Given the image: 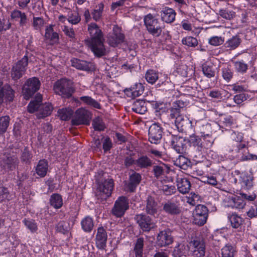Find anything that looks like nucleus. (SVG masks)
Listing matches in <instances>:
<instances>
[{
	"label": "nucleus",
	"mask_w": 257,
	"mask_h": 257,
	"mask_svg": "<svg viewBox=\"0 0 257 257\" xmlns=\"http://www.w3.org/2000/svg\"><path fill=\"white\" fill-rule=\"evenodd\" d=\"M80 99L83 102H84L85 104L89 105L95 108L101 109L100 104L98 101H97L96 100L93 99L92 98H91L90 96H82L80 98Z\"/></svg>",
	"instance_id": "nucleus-43"
},
{
	"label": "nucleus",
	"mask_w": 257,
	"mask_h": 257,
	"mask_svg": "<svg viewBox=\"0 0 257 257\" xmlns=\"http://www.w3.org/2000/svg\"><path fill=\"white\" fill-rule=\"evenodd\" d=\"M81 226L85 231H91L94 226L92 219L89 217H85L81 221Z\"/></svg>",
	"instance_id": "nucleus-44"
},
{
	"label": "nucleus",
	"mask_w": 257,
	"mask_h": 257,
	"mask_svg": "<svg viewBox=\"0 0 257 257\" xmlns=\"http://www.w3.org/2000/svg\"><path fill=\"white\" fill-rule=\"evenodd\" d=\"M103 140V149L104 150V151L106 152L110 150L112 148V143L110 138L109 137H102V140Z\"/></svg>",
	"instance_id": "nucleus-63"
},
{
	"label": "nucleus",
	"mask_w": 257,
	"mask_h": 257,
	"mask_svg": "<svg viewBox=\"0 0 257 257\" xmlns=\"http://www.w3.org/2000/svg\"><path fill=\"white\" fill-rule=\"evenodd\" d=\"M132 108L137 113L144 114L147 111V103L144 100H136L133 103Z\"/></svg>",
	"instance_id": "nucleus-27"
},
{
	"label": "nucleus",
	"mask_w": 257,
	"mask_h": 257,
	"mask_svg": "<svg viewBox=\"0 0 257 257\" xmlns=\"http://www.w3.org/2000/svg\"><path fill=\"white\" fill-rule=\"evenodd\" d=\"M33 26L35 30L40 29L44 24V21L41 17H34L33 19Z\"/></svg>",
	"instance_id": "nucleus-54"
},
{
	"label": "nucleus",
	"mask_w": 257,
	"mask_h": 257,
	"mask_svg": "<svg viewBox=\"0 0 257 257\" xmlns=\"http://www.w3.org/2000/svg\"><path fill=\"white\" fill-rule=\"evenodd\" d=\"M145 77L149 83L153 84L158 79V74L155 71L150 70L147 72Z\"/></svg>",
	"instance_id": "nucleus-49"
},
{
	"label": "nucleus",
	"mask_w": 257,
	"mask_h": 257,
	"mask_svg": "<svg viewBox=\"0 0 257 257\" xmlns=\"http://www.w3.org/2000/svg\"><path fill=\"white\" fill-rule=\"evenodd\" d=\"M234 248L231 244H226L221 249V257H234Z\"/></svg>",
	"instance_id": "nucleus-45"
},
{
	"label": "nucleus",
	"mask_w": 257,
	"mask_h": 257,
	"mask_svg": "<svg viewBox=\"0 0 257 257\" xmlns=\"http://www.w3.org/2000/svg\"><path fill=\"white\" fill-rule=\"evenodd\" d=\"M229 203L232 207L238 209L243 208L245 204L242 197L237 196L232 197L229 201Z\"/></svg>",
	"instance_id": "nucleus-39"
},
{
	"label": "nucleus",
	"mask_w": 257,
	"mask_h": 257,
	"mask_svg": "<svg viewBox=\"0 0 257 257\" xmlns=\"http://www.w3.org/2000/svg\"><path fill=\"white\" fill-rule=\"evenodd\" d=\"M45 37L50 41L52 44L57 43L59 41V36L57 33L54 32L52 26L46 29Z\"/></svg>",
	"instance_id": "nucleus-31"
},
{
	"label": "nucleus",
	"mask_w": 257,
	"mask_h": 257,
	"mask_svg": "<svg viewBox=\"0 0 257 257\" xmlns=\"http://www.w3.org/2000/svg\"><path fill=\"white\" fill-rule=\"evenodd\" d=\"M142 177L138 173L135 172L130 177V182L127 185V188L131 192H134L136 187L141 182Z\"/></svg>",
	"instance_id": "nucleus-29"
},
{
	"label": "nucleus",
	"mask_w": 257,
	"mask_h": 257,
	"mask_svg": "<svg viewBox=\"0 0 257 257\" xmlns=\"http://www.w3.org/2000/svg\"><path fill=\"white\" fill-rule=\"evenodd\" d=\"M19 161L15 155H7L4 156L0 161L1 166L5 170L12 171L18 166Z\"/></svg>",
	"instance_id": "nucleus-15"
},
{
	"label": "nucleus",
	"mask_w": 257,
	"mask_h": 257,
	"mask_svg": "<svg viewBox=\"0 0 257 257\" xmlns=\"http://www.w3.org/2000/svg\"><path fill=\"white\" fill-rule=\"evenodd\" d=\"M68 17V21L72 24H77L81 20L80 17L79 16L78 14L76 12L71 13Z\"/></svg>",
	"instance_id": "nucleus-56"
},
{
	"label": "nucleus",
	"mask_w": 257,
	"mask_h": 257,
	"mask_svg": "<svg viewBox=\"0 0 257 257\" xmlns=\"http://www.w3.org/2000/svg\"><path fill=\"white\" fill-rule=\"evenodd\" d=\"M241 43V39L237 36H233L225 43V47L229 50L237 48Z\"/></svg>",
	"instance_id": "nucleus-40"
},
{
	"label": "nucleus",
	"mask_w": 257,
	"mask_h": 257,
	"mask_svg": "<svg viewBox=\"0 0 257 257\" xmlns=\"http://www.w3.org/2000/svg\"><path fill=\"white\" fill-rule=\"evenodd\" d=\"M188 141L191 145L194 147H201L202 143L201 140L198 136L195 135H192L190 136Z\"/></svg>",
	"instance_id": "nucleus-52"
},
{
	"label": "nucleus",
	"mask_w": 257,
	"mask_h": 257,
	"mask_svg": "<svg viewBox=\"0 0 257 257\" xmlns=\"http://www.w3.org/2000/svg\"><path fill=\"white\" fill-rule=\"evenodd\" d=\"M202 71L205 76L208 78L214 77L215 72L211 67L206 64H203L202 66Z\"/></svg>",
	"instance_id": "nucleus-55"
},
{
	"label": "nucleus",
	"mask_w": 257,
	"mask_h": 257,
	"mask_svg": "<svg viewBox=\"0 0 257 257\" xmlns=\"http://www.w3.org/2000/svg\"><path fill=\"white\" fill-rule=\"evenodd\" d=\"M50 205L56 209L60 208L63 205L61 196L58 194H53L50 199Z\"/></svg>",
	"instance_id": "nucleus-34"
},
{
	"label": "nucleus",
	"mask_w": 257,
	"mask_h": 257,
	"mask_svg": "<svg viewBox=\"0 0 257 257\" xmlns=\"http://www.w3.org/2000/svg\"><path fill=\"white\" fill-rule=\"evenodd\" d=\"M152 164V161L146 156H141L135 160V165L141 169L148 168Z\"/></svg>",
	"instance_id": "nucleus-32"
},
{
	"label": "nucleus",
	"mask_w": 257,
	"mask_h": 257,
	"mask_svg": "<svg viewBox=\"0 0 257 257\" xmlns=\"http://www.w3.org/2000/svg\"><path fill=\"white\" fill-rule=\"evenodd\" d=\"M183 102L179 100L176 101L173 107L170 109V117L175 119V124L179 132H183L188 125V118L181 114V109L183 108Z\"/></svg>",
	"instance_id": "nucleus-2"
},
{
	"label": "nucleus",
	"mask_w": 257,
	"mask_h": 257,
	"mask_svg": "<svg viewBox=\"0 0 257 257\" xmlns=\"http://www.w3.org/2000/svg\"><path fill=\"white\" fill-rule=\"evenodd\" d=\"M190 246L193 247L194 255L196 257H204L205 252V244L203 241L199 240H193L189 242Z\"/></svg>",
	"instance_id": "nucleus-23"
},
{
	"label": "nucleus",
	"mask_w": 257,
	"mask_h": 257,
	"mask_svg": "<svg viewBox=\"0 0 257 257\" xmlns=\"http://www.w3.org/2000/svg\"><path fill=\"white\" fill-rule=\"evenodd\" d=\"M25 225L32 231H36L37 229V226L35 221L33 220H26L23 221Z\"/></svg>",
	"instance_id": "nucleus-62"
},
{
	"label": "nucleus",
	"mask_w": 257,
	"mask_h": 257,
	"mask_svg": "<svg viewBox=\"0 0 257 257\" xmlns=\"http://www.w3.org/2000/svg\"><path fill=\"white\" fill-rule=\"evenodd\" d=\"M231 226L234 228H239L242 223V219L235 213H233L228 216Z\"/></svg>",
	"instance_id": "nucleus-41"
},
{
	"label": "nucleus",
	"mask_w": 257,
	"mask_h": 257,
	"mask_svg": "<svg viewBox=\"0 0 257 257\" xmlns=\"http://www.w3.org/2000/svg\"><path fill=\"white\" fill-rule=\"evenodd\" d=\"M144 242V239L143 237H140L137 239L134 247L136 257L142 256Z\"/></svg>",
	"instance_id": "nucleus-42"
},
{
	"label": "nucleus",
	"mask_w": 257,
	"mask_h": 257,
	"mask_svg": "<svg viewBox=\"0 0 257 257\" xmlns=\"http://www.w3.org/2000/svg\"><path fill=\"white\" fill-rule=\"evenodd\" d=\"M103 41V40L90 41L86 40L85 43L88 45L95 56L101 57L106 54V49Z\"/></svg>",
	"instance_id": "nucleus-14"
},
{
	"label": "nucleus",
	"mask_w": 257,
	"mask_h": 257,
	"mask_svg": "<svg viewBox=\"0 0 257 257\" xmlns=\"http://www.w3.org/2000/svg\"><path fill=\"white\" fill-rule=\"evenodd\" d=\"M92 117L91 113L85 109L81 108L77 110L72 119L73 125L89 124Z\"/></svg>",
	"instance_id": "nucleus-9"
},
{
	"label": "nucleus",
	"mask_w": 257,
	"mask_h": 257,
	"mask_svg": "<svg viewBox=\"0 0 257 257\" xmlns=\"http://www.w3.org/2000/svg\"><path fill=\"white\" fill-rule=\"evenodd\" d=\"M88 31L90 36V41L103 40V34L99 27L95 23H91L88 25Z\"/></svg>",
	"instance_id": "nucleus-17"
},
{
	"label": "nucleus",
	"mask_w": 257,
	"mask_h": 257,
	"mask_svg": "<svg viewBox=\"0 0 257 257\" xmlns=\"http://www.w3.org/2000/svg\"><path fill=\"white\" fill-rule=\"evenodd\" d=\"M92 125L95 131H102L105 127L102 119L99 117L95 118L92 121Z\"/></svg>",
	"instance_id": "nucleus-48"
},
{
	"label": "nucleus",
	"mask_w": 257,
	"mask_h": 257,
	"mask_svg": "<svg viewBox=\"0 0 257 257\" xmlns=\"http://www.w3.org/2000/svg\"><path fill=\"white\" fill-rule=\"evenodd\" d=\"M73 113V111L70 108H63L58 110V116L63 120L70 119Z\"/></svg>",
	"instance_id": "nucleus-38"
},
{
	"label": "nucleus",
	"mask_w": 257,
	"mask_h": 257,
	"mask_svg": "<svg viewBox=\"0 0 257 257\" xmlns=\"http://www.w3.org/2000/svg\"><path fill=\"white\" fill-rule=\"evenodd\" d=\"M219 122L221 127L227 130L233 124V119L231 116L222 115L220 118Z\"/></svg>",
	"instance_id": "nucleus-37"
},
{
	"label": "nucleus",
	"mask_w": 257,
	"mask_h": 257,
	"mask_svg": "<svg viewBox=\"0 0 257 257\" xmlns=\"http://www.w3.org/2000/svg\"><path fill=\"white\" fill-rule=\"evenodd\" d=\"M208 216V210L203 205H198L193 211V223L199 226L204 225Z\"/></svg>",
	"instance_id": "nucleus-8"
},
{
	"label": "nucleus",
	"mask_w": 257,
	"mask_h": 257,
	"mask_svg": "<svg viewBox=\"0 0 257 257\" xmlns=\"http://www.w3.org/2000/svg\"><path fill=\"white\" fill-rule=\"evenodd\" d=\"M42 96L40 94H37L35 98L32 100L29 104L27 108L30 113L37 111L36 116L38 118H44L50 115L53 110V107L51 103H41Z\"/></svg>",
	"instance_id": "nucleus-1"
},
{
	"label": "nucleus",
	"mask_w": 257,
	"mask_h": 257,
	"mask_svg": "<svg viewBox=\"0 0 257 257\" xmlns=\"http://www.w3.org/2000/svg\"><path fill=\"white\" fill-rule=\"evenodd\" d=\"M223 42L224 39L221 37H212L209 40V43L210 45L215 46L221 45Z\"/></svg>",
	"instance_id": "nucleus-60"
},
{
	"label": "nucleus",
	"mask_w": 257,
	"mask_h": 257,
	"mask_svg": "<svg viewBox=\"0 0 257 257\" xmlns=\"http://www.w3.org/2000/svg\"><path fill=\"white\" fill-rule=\"evenodd\" d=\"M163 209L171 215H177L181 212L180 205L169 201L163 205Z\"/></svg>",
	"instance_id": "nucleus-26"
},
{
	"label": "nucleus",
	"mask_w": 257,
	"mask_h": 257,
	"mask_svg": "<svg viewBox=\"0 0 257 257\" xmlns=\"http://www.w3.org/2000/svg\"><path fill=\"white\" fill-rule=\"evenodd\" d=\"M9 193L7 188L0 187V201L9 200Z\"/></svg>",
	"instance_id": "nucleus-64"
},
{
	"label": "nucleus",
	"mask_w": 257,
	"mask_h": 257,
	"mask_svg": "<svg viewBox=\"0 0 257 257\" xmlns=\"http://www.w3.org/2000/svg\"><path fill=\"white\" fill-rule=\"evenodd\" d=\"M253 178L251 175L242 174L240 176V184L242 187L248 189L253 186Z\"/></svg>",
	"instance_id": "nucleus-33"
},
{
	"label": "nucleus",
	"mask_w": 257,
	"mask_h": 257,
	"mask_svg": "<svg viewBox=\"0 0 257 257\" xmlns=\"http://www.w3.org/2000/svg\"><path fill=\"white\" fill-rule=\"evenodd\" d=\"M176 183L178 191L182 194L189 192L191 188L190 182L186 178L177 175Z\"/></svg>",
	"instance_id": "nucleus-20"
},
{
	"label": "nucleus",
	"mask_w": 257,
	"mask_h": 257,
	"mask_svg": "<svg viewBox=\"0 0 257 257\" xmlns=\"http://www.w3.org/2000/svg\"><path fill=\"white\" fill-rule=\"evenodd\" d=\"M145 211L147 214L155 216L157 215L158 211V204L154 197L148 195L146 200Z\"/></svg>",
	"instance_id": "nucleus-18"
},
{
	"label": "nucleus",
	"mask_w": 257,
	"mask_h": 257,
	"mask_svg": "<svg viewBox=\"0 0 257 257\" xmlns=\"http://www.w3.org/2000/svg\"><path fill=\"white\" fill-rule=\"evenodd\" d=\"M72 66L77 69L90 71L95 69L94 65L91 62H88L86 61L74 59L71 60Z\"/></svg>",
	"instance_id": "nucleus-19"
},
{
	"label": "nucleus",
	"mask_w": 257,
	"mask_h": 257,
	"mask_svg": "<svg viewBox=\"0 0 257 257\" xmlns=\"http://www.w3.org/2000/svg\"><path fill=\"white\" fill-rule=\"evenodd\" d=\"M218 15H220L221 17L227 20H231L235 15V13L233 12H228L225 10H219Z\"/></svg>",
	"instance_id": "nucleus-57"
},
{
	"label": "nucleus",
	"mask_w": 257,
	"mask_h": 257,
	"mask_svg": "<svg viewBox=\"0 0 257 257\" xmlns=\"http://www.w3.org/2000/svg\"><path fill=\"white\" fill-rule=\"evenodd\" d=\"M162 190L166 195H171L176 191V189L173 185H163Z\"/></svg>",
	"instance_id": "nucleus-58"
},
{
	"label": "nucleus",
	"mask_w": 257,
	"mask_h": 257,
	"mask_svg": "<svg viewBox=\"0 0 257 257\" xmlns=\"http://www.w3.org/2000/svg\"><path fill=\"white\" fill-rule=\"evenodd\" d=\"M107 233L105 229L102 227H99L96 235V244L100 249H103L106 246L107 240Z\"/></svg>",
	"instance_id": "nucleus-24"
},
{
	"label": "nucleus",
	"mask_w": 257,
	"mask_h": 257,
	"mask_svg": "<svg viewBox=\"0 0 257 257\" xmlns=\"http://www.w3.org/2000/svg\"><path fill=\"white\" fill-rule=\"evenodd\" d=\"M10 117L8 115L0 117V135L5 133L9 125Z\"/></svg>",
	"instance_id": "nucleus-47"
},
{
	"label": "nucleus",
	"mask_w": 257,
	"mask_h": 257,
	"mask_svg": "<svg viewBox=\"0 0 257 257\" xmlns=\"http://www.w3.org/2000/svg\"><path fill=\"white\" fill-rule=\"evenodd\" d=\"M163 128L157 123L152 124L149 129V141L152 144H158L162 138Z\"/></svg>",
	"instance_id": "nucleus-13"
},
{
	"label": "nucleus",
	"mask_w": 257,
	"mask_h": 257,
	"mask_svg": "<svg viewBox=\"0 0 257 257\" xmlns=\"http://www.w3.org/2000/svg\"><path fill=\"white\" fill-rule=\"evenodd\" d=\"M175 165L184 170H187L190 165V161L186 157L179 156L178 159L175 161Z\"/></svg>",
	"instance_id": "nucleus-35"
},
{
	"label": "nucleus",
	"mask_w": 257,
	"mask_h": 257,
	"mask_svg": "<svg viewBox=\"0 0 257 257\" xmlns=\"http://www.w3.org/2000/svg\"><path fill=\"white\" fill-rule=\"evenodd\" d=\"M28 64V57L24 56L18 61L13 67L11 71V77L14 80H17L25 73Z\"/></svg>",
	"instance_id": "nucleus-7"
},
{
	"label": "nucleus",
	"mask_w": 257,
	"mask_h": 257,
	"mask_svg": "<svg viewBox=\"0 0 257 257\" xmlns=\"http://www.w3.org/2000/svg\"><path fill=\"white\" fill-rule=\"evenodd\" d=\"M135 219L143 231L149 232L156 226L151 217L143 213L136 215Z\"/></svg>",
	"instance_id": "nucleus-11"
},
{
	"label": "nucleus",
	"mask_w": 257,
	"mask_h": 257,
	"mask_svg": "<svg viewBox=\"0 0 257 257\" xmlns=\"http://www.w3.org/2000/svg\"><path fill=\"white\" fill-rule=\"evenodd\" d=\"M173 242L171 233L169 230L160 231L157 236V243L159 246L163 247L169 245Z\"/></svg>",
	"instance_id": "nucleus-16"
},
{
	"label": "nucleus",
	"mask_w": 257,
	"mask_h": 257,
	"mask_svg": "<svg viewBox=\"0 0 257 257\" xmlns=\"http://www.w3.org/2000/svg\"><path fill=\"white\" fill-rule=\"evenodd\" d=\"M48 169V163L45 159L39 161L36 167V173L40 177H44L47 173Z\"/></svg>",
	"instance_id": "nucleus-28"
},
{
	"label": "nucleus",
	"mask_w": 257,
	"mask_h": 257,
	"mask_svg": "<svg viewBox=\"0 0 257 257\" xmlns=\"http://www.w3.org/2000/svg\"><path fill=\"white\" fill-rule=\"evenodd\" d=\"M124 35L121 33V29L117 25L113 28V33L108 36L107 41L110 46L115 47L122 43L124 40Z\"/></svg>",
	"instance_id": "nucleus-12"
},
{
	"label": "nucleus",
	"mask_w": 257,
	"mask_h": 257,
	"mask_svg": "<svg viewBox=\"0 0 257 257\" xmlns=\"http://www.w3.org/2000/svg\"><path fill=\"white\" fill-rule=\"evenodd\" d=\"M187 202L192 206L195 205L196 201L199 199L198 195L194 192H191L187 197Z\"/></svg>",
	"instance_id": "nucleus-61"
},
{
	"label": "nucleus",
	"mask_w": 257,
	"mask_h": 257,
	"mask_svg": "<svg viewBox=\"0 0 257 257\" xmlns=\"http://www.w3.org/2000/svg\"><path fill=\"white\" fill-rule=\"evenodd\" d=\"M236 70L241 73L245 72L247 69L248 66L246 64L241 61H237L234 63Z\"/></svg>",
	"instance_id": "nucleus-59"
},
{
	"label": "nucleus",
	"mask_w": 257,
	"mask_h": 257,
	"mask_svg": "<svg viewBox=\"0 0 257 257\" xmlns=\"http://www.w3.org/2000/svg\"><path fill=\"white\" fill-rule=\"evenodd\" d=\"M32 157V154L28 150L27 148H25L22 151L21 156V161L24 164L29 165L31 164Z\"/></svg>",
	"instance_id": "nucleus-46"
},
{
	"label": "nucleus",
	"mask_w": 257,
	"mask_h": 257,
	"mask_svg": "<svg viewBox=\"0 0 257 257\" xmlns=\"http://www.w3.org/2000/svg\"><path fill=\"white\" fill-rule=\"evenodd\" d=\"M40 81L37 77L29 78L23 86V93L24 98L29 99L40 87Z\"/></svg>",
	"instance_id": "nucleus-6"
},
{
	"label": "nucleus",
	"mask_w": 257,
	"mask_h": 257,
	"mask_svg": "<svg viewBox=\"0 0 257 257\" xmlns=\"http://www.w3.org/2000/svg\"><path fill=\"white\" fill-rule=\"evenodd\" d=\"M128 207L127 198L123 196H120L115 202L111 213L117 217H121L124 215Z\"/></svg>",
	"instance_id": "nucleus-10"
},
{
	"label": "nucleus",
	"mask_w": 257,
	"mask_h": 257,
	"mask_svg": "<svg viewBox=\"0 0 257 257\" xmlns=\"http://www.w3.org/2000/svg\"><path fill=\"white\" fill-rule=\"evenodd\" d=\"M182 43L184 45L189 47H195L198 44L197 39L192 37H187L182 40Z\"/></svg>",
	"instance_id": "nucleus-53"
},
{
	"label": "nucleus",
	"mask_w": 257,
	"mask_h": 257,
	"mask_svg": "<svg viewBox=\"0 0 257 257\" xmlns=\"http://www.w3.org/2000/svg\"><path fill=\"white\" fill-rule=\"evenodd\" d=\"M123 91L127 96H132L135 98L141 95L143 93L144 87L141 83H136L130 88H125Z\"/></svg>",
	"instance_id": "nucleus-22"
},
{
	"label": "nucleus",
	"mask_w": 257,
	"mask_h": 257,
	"mask_svg": "<svg viewBox=\"0 0 257 257\" xmlns=\"http://www.w3.org/2000/svg\"><path fill=\"white\" fill-rule=\"evenodd\" d=\"M167 167L164 164L160 165H156L153 166L152 172L154 174V177L157 179L162 178L163 176L165 175V173H168Z\"/></svg>",
	"instance_id": "nucleus-30"
},
{
	"label": "nucleus",
	"mask_w": 257,
	"mask_h": 257,
	"mask_svg": "<svg viewBox=\"0 0 257 257\" xmlns=\"http://www.w3.org/2000/svg\"><path fill=\"white\" fill-rule=\"evenodd\" d=\"M185 140L183 137L173 136L171 145L174 149L179 154H183L186 151Z\"/></svg>",
	"instance_id": "nucleus-21"
},
{
	"label": "nucleus",
	"mask_w": 257,
	"mask_h": 257,
	"mask_svg": "<svg viewBox=\"0 0 257 257\" xmlns=\"http://www.w3.org/2000/svg\"><path fill=\"white\" fill-rule=\"evenodd\" d=\"M145 25L148 32L155 37H159L164 27L161 26L157 19L154 18L152 15L149 14L144 19Z\"/></svg>",
	"instance_id": "nucleus-5"
},
{
	"label": "nucleus",
	"mask_w": 257,
	"mask_h": 257,
	"mask_svg": "<svg viewBox=\"0 0 257 257\" xmlns=\"http://www.w3.org/2000/svg\"><path fill=\"white\" fill-rule=\"evenodd\" d=\"M161 17L163 21L171 23L174 21L176 17V12L172 8L165 7L161 12Z\"/></svg>",
	"instance_id": "nucleus-25"
},
{
	"label": "nucleus",
	"mask_w": 257,
	"mask_h": 257,
	"mask_svg": "<svg viewBox=\"0 0 257 257\" xmlns=\"http://www.w3.org/2000/svg\"><path fill=\"white\" fill-rule=\"evenodd\" d=\"M103 4L100 3L98 5V9L97 10H93L91 12V15L92 16L93 19L95 21H98L101 16L103 10Z\"/></svg>",
	"instance_id": "nucleus-50"
},
{
	"label": "nucleus",
	"mask_w": 257,
	"mask_h": 257,
	"mask_svg": "<svg viewBox=\"0 0 257 257\" xmlns=\"http://www.w3.org/2000/svg\"><path fill=\"white\" fill-rule=\"evenodd\" d=\"M96 183V196L98 200H100L101 201L105 200L111 195L114 188L113 180L108 178L101 182L97 180Z\"/></svg>",
	"instance_id": "nucleus-3"
},
{
	"label": "nucleus",
	"mask_w": 257,
	"mask_h": 257,
	"mask_svg": "<svg viewBox=\"0 0 257 257\" xmlns=\"http://www.w3.org/2000/svg\"><path fill=\"white\" fill-rule=\"evenodd\" d=\"M55 92L63 98L70 97L74 92L72 82L66 79L57 81L53 87Z\"/></svg>",
	"instance_id": "nucleus-4"
},
{
	"label": "nucleus",
	"mask_w": 257,
	"mask_h": 257,
	"mask_svg": "<svg viewBox=\"0 0 257 257\" xmlns=\"http://www.w3.org/2000/svg\"><path fill=\"white\" fill-rule=\"evenodd\" d=\"M246 147L245 144L233 141L228 147V151L229 152H234L237 154L239 152L240 150Z\"/></svg>",
	"instance_id": "nucleus-36"
},
{
	"label": "nucleus",
	"mask_w": 257,
	"mask_h": 257,
	"mask_svg": "<svg viewBox=\"0 0 257 257\" xmlns=\"http://www.w3.org/2000/svg\"><path fill=\"white\" fill-rule=\"evenodd\" d=\"M56 228L57 231L65 234L69 231L68 223L64 221H60L57 224Z\"/></svg>",
	"instance_id": "nucleus-51"
}]
</instances>
